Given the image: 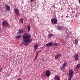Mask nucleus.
Segmentation results:
<instances>
[{"instance_id": "6e6552de", "label": "nucleus", "mask_w": 80, "mask_h": 80, "mask_svg": "<svg viewBox=\"0 0 80 80\" xmlns=\"http://www.w3.org/2000/svg\"><path fill=\"white\" fill-rule=\"evenodd\" d=\"M14 12L16 15H18L20 13V11L17 8H14Z\"/></svg>"}, {"instance_id": "b1692460", "label": "nucleus", "mask_w": 80, "mask_h": 80, "mask_svg": "<svg viewBox=\"0 0 80 80\" xmlns=\"http://www.w3.org/2000/svg\"><path fill=\"white\" fill-rule=\"evenodd\" d=\"M79 3L80 4V0H78Z\"/></svg>"}, {"instance_id": "c756f323", "label": "nucleus", "mask_w": 80, "mask_h": 80, "mask_svg": "<svg viewBox=\"0 0 80 80\" xmlns=\"http://www.w3.org/2000/svg\"><path fill=\"white\" fill-rule=\"evenodd\" d=\"M66 32H67V31H66Z\"/></svg>"}, {"instance_id": "6ab92c4d", "label": "nucleus", "mask_w": 80, "mask_h": 80, "mask_svg": "<svg viewBox=\"0 0 80 80\" xmlns=\"http://www.w3.org/2000/svg\"><path fill=\"white\" fill-rule=\"evenodd\" d=\"M31 28V26L30 25H28V32H29L30 30V28Z\"/></svg>"}, {"instance_id": "20e7f679", "label": "nucleus", "mask_w": 80, "mask_h": 80, "mask_svg": "<svg viewBox=\"0 0 80 80\" xmlns=\"http://www.w3.org/2000/svg\"><path fill=\"white\" fill-rule=\"evenodd\" d=\"M51 22L52 24H53L54 25H56V24H57V23H58L57 19L56 18H52L51 19Z\"/></svg>"}, {"instance_id": "5701e85b", "label": "nucleus", "mask_w": 80, "mask_h": 80, "mask_svg": "<svg viewBox=\"0 0 80 80\" xmlns=\"http://www.w3.org/2000/svg\"><path fill=\"white\" fill-rule=\"evenodd\" d=\"M17 80H21V79L20 78H19Z\"/></svg>"}, {"instance_id": "f03ea898", "label": "nucleus", "mask_w": 80, "mask_h": 80, "mask_svg": "<svg viewBox=\"0 0 80 80\" xmlns=\"http://www.w3.org/2000/svg\"><path fill=\"white\" fill-rule=\"evenodd\" d=\"M53 45L58 46V45H59V44L58 43L55 42L54 43L52 44V42H50L48 43L45 45V47H51V46H53Z\"/></svg>"}, {"instance_id": "2eb2a0df", "label": "nucleus", "mask_w": 80, "mask_h": 80, "mask_svg": "<svg viewBox=\"0 0 80 80\" xmlns=\"http://www.w3.org/2000/svg\"><path fill=\"white\" fill-rule=\"evenodd\" d=\"M15 38H18V39H19L21 38V35H19L15 36Z\"/></svg>"}, {"instance_id": "dca6fc26", "label": "nucleus", "mask_w": 80, "mask_h": 80, "mask_svg": "<svg viewBox=\"0 0 80 80\" xmlns=\"http://www.w3.org/2000/svg\"><path fill=\"white\" fill-rule=\"evenodd\" d=\"M38 47V45L37 44L35 45L34 47L35 50H37Z\"/></svg>"}, {"instance_id": "0eeeda50", "label": "nucleus", "mask_w": 80, "mask_h": 80, "mask_svg": "<svg viewBox=\"0 0 80 80\" xmlns=\"http://www.w3.org/2000/svg\"><path fill=\"white\" fill-rule=\"evenodd\" d=\"M45 75L47 77H49L50 74H51V72L49 70H47L45 72Z\"/></svg>"}, {"instance_id": "39448f33", "label": "nucleus", "mask_w": 80, "mask_h": 80, "mask_svg": "<svg viewBox=\"0 0 80 80\" xmlns=\"http://www.w3.org/2000/svg\"><path fill=\"white\" fill-rule=\"evenodd\" d=\"M2 25L3 28H5V27H6V26H7V27H10V25L8 23V22H7V21H3Z\"/></svg>"}, {"instance_id": "412c9836", "label": "nucleus", "mask_w": 80, "mask_h": 80, "mask_svg": "<svg viewBox=\"0 0 80 80\" xmlns=\"http://www.w3.org/2000/svg\"><path fill=\"white\" fill-rule=\"evenodd\" d=\"M52 36H53V34H48V38H50V37H52Z\"/></svg>"}, {"instance_id": "423d86ee", "label": "nucleus", "mask_w": 80, "mask_h": 80, "mask_svg": "<svg viewBox=\"0 0 80 80\" xmlns=\"http://www.w3.org/2000/svg\"><path fill=\"white\" fill-rule=\"evenodd\" d=\"M67 65V62H64L63 63L62 66L60 68V69H61L62 71H63V70H65V67H66Z\"/></svg>"}, {"instance_id": "a211bd4d", "label": "nucleus", "mask_w": 80, "mask_h": 80, "mask_svg": "<svg viewBox=\"0 0 80 80\" xmlns=\"http://www.w3.org/2000/svg\"><path fill=\"white\" fill-rule=\"evenodd\" d=\"M80 67V64H78L76 67V69H78Z\"/></svg>"}, {"instance_id": "4468645a", "label": "nucleus", "mask_w": 80, "mask_h": 80, "mask_svg": "<svg viewBox=\"0 0 80 80\" xmlns=\"http://www.w3.org/2000/svg\"><path fill=\"white\" fill-rule=\"evenodd\" d=\"M74 57L75 58V60H77L78 58V55H77V54H75L74 56Z\"/></svg>"}, {"instance_id": "9d476101", "label": "nucleus", "mask_w": 80, "mask_h": 80, "mask_svg": "<svg viewBox=\"0 0 80 80\" xmlns=\"http://www.w3.org/2000/svg\"><path fill=\"white\" fill-rule=\"evenodd\" d=\"M5 8L7 10V11H10V6H9L7 4H5Z\"/></svg>"}, {"instance_id": "393cba45", "label": "nucleus", "mask_w": 80, "mask_h": 80, "mask_svg": "<svg viewBox=\"0 0 80 80\" xmlns=\"http://www.w3.org/2000/svg\"><path fill=\"white\" fill-rule=\"evenodd\" d=\"M68 16H66V18H68Z\"/></svg>"}, {"instance_id": "a878e982", "label": "nucleus", "mask_w": 80, "mask_h": 80, "mask_svg": "<svg viewBox=\"0 0 80 80\" xmlns=\"http://www.w3.org/2000/svg\"><path fill=\"white\" fill-rule=\"evenodd\" d=\"M44 61H45V59H43V60H42V62H44Z\"/></svg>"}, {"instance_id": "bb28decb", "label": "nucleus", "mask_w": 80, "mask_h": 80, "mask_svg": "<svg viewBox=\"0 0 80 80\" xmlns=\"http://www.w3.org/2000/svg\"><path fill=\"white\" fill-rule=\"evenodd\" d=\"M31 0V1H33V0Z\"/></svg>"}, {"instance_id": "ddd939ff", "label": "nucleus", "mask_w": 80, "mask_h": 80, "mask_svg": "<svg viewBox=\"0 0 80 80\" xmlns=\"http://www.w3.org/2000/svg\"><path fill=\"white\" fill-rule=\"evenodd\" d=\"M39 52H41V51H38L37 53L36 54V56H35V58H34V60H35V59H36V58H37V57L38 56V53Z\"/></svg>"}, {"instance_id": "4be33fe9", "label": "nucleus", "mask_w": 80, "mask_h": 80, "mask_svg": "<svg viewBox=\"0 0 80 80\" xmlns=\"http://www.w3.org/2000/svg\"><path fill=\"white\" fill-rule=\"evenodd\" d=\"M23 18H21V19H20V20H19V22L21 23H23Z\"/></svg>"}, {"instance_id": "7ed1b4c3", "label": "nucleus", "mask_w": 80, "mask_h": 80, "mask_svg": "<svg viewBox=\"0 0 80 80\" xmlns=\"http://www.w3.org/2000/svg\"><path fill=\"white\" fill-rule=\"evenodd\" d=\"M73 74V71L72 69H70L69 71V78L68 80H71Z\"/></svg>"}, {"instance_id": "f257e3e1", "label": "nucleus", "mask_w": 80, "mask_h": 80, "mask_svg": "<svg viewBox=\"0 0 80 80\" xmlns=\"http://www.w3.org/2000/svg\"><path fill=\"white\" fill-rule=\"evenodd\" d=\"M22 37V38L23 40L25 42V45L26 46L28 43H30V42H32V39H30L31 35L25 33L23 34Z\"/></svg>"}, {"instance_id": "f8f14e48", "label": "nucleus", "mask_w": 80, "mask_h": 80, "mask_svg": "<svg viewBox=\"0 0 80 80\" xmlns=\"http://www.w3.org/2000/svg\"><path fill=\"white\" fill-rule=\"evenodd\" d=\"M54 79L55 80H60V77L56 75L54 77Z\"/></svg>"}, {"instance_id": "cd10ccee", "label": "nucleus", "mask_w": 80, "mask_h": 80, "mask_svg": "<svg viewBox=\"0 0 80 80\" xmlns=\"http://www.w3.org/2000/svg\"><path fill=\"white\" fill-rule=\"evenodd\" d=\"M66 29V31H67V30H68V29Z\"/></svg>"}, {"instance_id": "c85d7f7f", "label": "nucleus", "mask_w": 80, "mask_h": 80, "mask_svg": "<svg viewBox=\"0 0 80 80\" xmlns=\"http://www.w3.org/2000/svg\"><path fill=\"white\" fill-rule=\"evenodd\" d=\"M1 67V65H0V67Z\"/></svg>"}, {"instance_id": "9b49d317", "label": "nucleus", "mask_w": 80, "mask_h": 80, "mask_svg": "<svg viewBox=\"0 0 80 80\" xmlns=\"http://www.w3.org/2000/svg\"><path fill=\"white\" fill-rule=\"evenodd\" d=\"M61 57V54H58L55 56V59H58Z\"/></svg>"}, {"instance_id": "7c9ffc66", "label": "nucleus", "mask_w": 80, "mask_h": 80, "mask_svg": "<svg viewBox=\"0 0 80 80\" xmlns=\"http://www.w3.org/2000/svg\"><path fill=\"white\" fill-rule=\"evenodd\" d=\"M62 17H63V16H62Z\"/></svg>"}, {"instance_id": "aec40b11", "label": "nucleus", "mask_w": 80, "mask_h": 80, "mask_svg": "<svg viewBox=\"0 0 80 80\" xmlns=\"http://www.w3.org/2000/svg\"><path fill=\"white\" fill-rule=\"evenodd\" d=\"M57 28L58 30L60 31L62 30V28L59 26H58Z\"/></svg>"}, {"instance_id": "f3484780", "label": "nucleus", "mask_w": 80, "mask_h": 80, "mask_svg": "<svg viewBox=\"0 0 80 80\" xmlns=\"http://www.w3.org/2000/svg\"><path fill=\"white\" fill-rule=\"evenodd\" d=\"M78 39H76L75 41V43L76 45H78Z\"/></svg>"}, {"instance_id": "1a4fd4ad", "label": "nucleus", "mask_w": 80, "mask_h": 80, "mask_svg": "<svg viewBox=\"0 0 80 80\" xmlns=\"http://www.w3.org/2000/svg\"><path fill=\"white\" fill-rule=\"evenodd\" d=\"M25 30H24L22 28L20 29L19 30L18 32V34L20 35V34H22V33H25Z\"/></svg>"}]
</instances>
